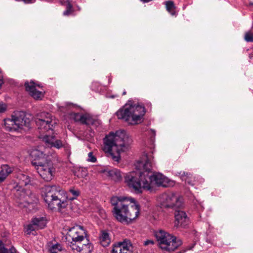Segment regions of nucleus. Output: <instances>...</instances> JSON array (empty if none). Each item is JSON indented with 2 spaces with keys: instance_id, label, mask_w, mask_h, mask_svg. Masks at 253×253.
Here are the masks:
<instances>
[{
  "instance_id": "obj_26",
  "label": "nucleus",
  "mask_w": 253,
  "mask_h": 253,
  "mask_svg": "<svg viewBox=\"0 0 253 253\" xmlns=\"http://www.w3.org/2000/svg\"><path fill=\"white\" fill-rule=\"evenodd\" d=\"M165 5L167 10L171 15H174L176 13L175 11V6L174 3L172 1H167L165 2Z\"/></svg>"
},
{
  "instance_id": "obj_10",
  "label": "nucleus",
  "mask_w": 253,
  "mask_h": 253,
  "mask_svg": "<svg viewBox=\"0 0 253 253\" xmlns=\"http://www.w3.org/2000/svg\"><path fill=\"white\" fill-rule=\"evenodd\" d=\"M155 235L160 247L166 251H173L182 244L180 240L163 230L156 231Z\"/></svg>"
},
{
  "instance_id": "obj_19",
  "label": "nucleus",
  "mask_w": 253,
  "mask_h": 253,
  "mask_svg": "<svg viewBox=\"0 0 253 253\" xmlns=\"http://www.w3.org/2000/svg\"><path fill=\"white\" fill-rule=\"evenodd\" d=\"M30 156L35 162H42V160L46 159V154L41 150L35 148L32 149L30 152Z\"/></svg>"
},
{
  "instance_id": "obj_33",
  "label": "nucleus",
  "mask_w": 253,
  "mask_h": 253,
  "mask_svg": "<svg viewBox=\"0 0 253 253\" xmlns=\"http://www.w3.org/2000/svg\"><path fill=\"white\" fill-rule=\"evenodd\" d=\"M96 158L95 157V156L93 154L92 152H89L88 154V158L87 159V161L91 163H95L96 161Z\"/></svg>"
},
{
  "instance_id": "obj_24",
  "label": "nucleus",
  "mask_w": 253,
  "mask_h": 253,
  "mask_svg": "<svg viewBox=\"0 0 253 253\" xmlns=\"http://www.w3.org/2000/svg\"><path fill=\"white\" fill-rule=\"evenodd\" d=\"M110 239L109 234L106 232H102L100 236V242L103 247H106L110 243Z\"/></svg>"
},
{
  "instance_id": "obj_32",
  "label": "nucleus",
  "mask_w": 253,
  "mask_h": 253,
  "mask_svg": "<svg viewBox=\"0 0 253 253\" xmlns=\"http://www.w3.org/2000/svg\"><path fill=\"white\" fill-rule=\"evenodd\" d=\"M72 5L69 2H68L67 6V9L63 12V15L65 16H68L71 14L72 10Z\"/></svg>"
},
{
  "instance_id": "obj_16",
  "label": "nucleus",
  "mask_w": 253,
  "mask_h": 253,
  "mask_svg": "<svg viewBox=\"0 0 253 253\" xmlns=\"http://www.w3.org/2000/svg\"><path fill=\"white\" fill-rule=\"evenodd\" d=\"M132 247L129 241H124L114 245L112 253H132Z\"/></svg>"
},
{
  "instance_id": "obj_40",
  "label": "nucleus",
  "mask_w": 253,
  "mask_h": 253,
  "mask_svg": "<svg viewBox=\"0 0 253 253\" xmlns=\"http://www.w3.org/2000/svg\"><path fill=\"white\" fill-rule=\"evenodd\" d=\"M112 98H114L115 97V96H112Z\"/></svg>"
},
{
  "instance_id": "obj_11",
  "label": "nucleus",
  "mask_w": 253,
  "mask_h": 253,
  "mask_svg": "<svg viewBox=\"0 0 253 253\" xmlns=\"http://www.w3.org/2000/svg\"><path fill=\"white\" fill-rule=\"evenodd\" d=\"M32 164L35 167L41 177L45 181H50L54 177L56 169L52 163L33 161Z\"/></svg>"
},
{
  "instance_id": "obj_28",
  "label": "nucleus",
  "mask_w": 253,
  "mask_h": 253,
  "mask_svg": "<svg viewBox=\"0 0 253 253\" xmlns=\"http://www.w3.org/2000/svg\"><path fill=\"white\" fill-rule=\"evenodd\" d=\"M0 253H16L15 249L13 247H11L7 249L3 247L2 241H0Z\"/></svg>"
},
{
  "instance_id": "obj_14",
  "label": "nucleus",
  "mask_w": 253,
  "mask_h": 253,
  "mask_svg": "<svg viewBox=\"0 0 253 253\" xmlns=\"http://www.w3.org/2000/svg\"><path fill=\"white\" fill-rule=\"evenodd\" d=\"M60 111L69 113L70 117L76 122H81L83 124H87V118L86 116L79 113H76L72 111L73 109L76 107V106L71 103L66 102L62 105H57Z\"/></svg>"
},
{
  "instance_id": "obj_17",
  "label": "nucleus",
  "mask_w": 253,
  "mask_h": 253,
  "mask_svg": "<svg viewBox=\"0 0 253 253\" xmlns=\"http://www.w3.org/2000/svg\"><path fill=\"white\" fill-rule=\"evenodd\" d=\"M42 141L45 143V146L47 147H54L60 149L64 146L63 142L59 139H57L54 135H48L45 134L42 137Z\"/></svg>"
},
{
  "instance_id": "obj_9",
  "label": "nucleus",
  "mask_w": 253,
  "mask_h": 253,
  "mask_svg": "<svg viewBox=\"0 0 253 253\" xmlns=\"http://www.w3.org/2000/svg\"><path fill=\"white\" fill-rule=\"evenodd\" d=\"M30 119L26 117L25 112H17L11 119L4 120L3 127L7 131H15L18 129L29 128Z\"/></svg>"
},
{
  "instance_id": "obj_23",
  "label": "nucleus",
  "mask_w": 253,
  "mask_h": 253,
  "mask_svg": "<svg viewBox=\"0 0 253 253\" xmlns=\"http://www.w3.org/2000/svg\"><path fill=\"white\" fill-rule=\"evenodd\" d=\"M32 222L38 229L43 228L46 224V219L43 217H35L32 219Z\"/></svg>"
},
{
  "instance_id": "obj_29",
  "label": "nucleus",
  "mask_w": 253,
  "mask_h": 253,
  "mask_svg": "<svg viewBox=\"0 0 253 253\" xmlns=\"http://www.w3.org/2000/svg\"><path fill=\"white\" fill-rule=\"evenodd\" d=\"M245 40L247 42H253V31L252 29L245 34Z\"/></svg>"
},
{
  "instance_id": "obj_8",
  "label": "nucleus",
  "mask_w": 253,
  "mask_h": 253,
  "mask_svg": "<svg viewBox=\"0 0 253 253\" xmlns=\"http://www.w3.org/2000/svg\"><path fill=\"white\" fill-rule=\"evenodd\" d=\"M140 160L135 164V170L126 173L125 176V182L130 189L137 193H141L143 190L147 191V180L145 169L137 168V165Z\"/></svg>"
},
{
  "instance_id": "obj_22",
  "label": "nucleus",
  "mask_w": 253,
  "mask_h": 253,
  "mask_svg": "<svg viewBox=\"0 0 253 253\" xmlns=\"http://www.w3.org/2000/svg\"><path fill=\"white\" fill-rule=\"evenodd\" d=\"M12 171V169L7 165H3L0 170V183L4 181L7 175Z\"/></svg>"
},
{
  "instance_id": "obj_2",
  "label": "nucleus",
  "mask_w": 253,
  "mask_h": 253,
  "mask_svg": "<svg viewBox=\"0 0 253 253\" xmlns=\"http://www.w3.org/2000/svg\"><path fill=\"white\" fill-rule=\"evenodd\" d=\"M128 143L129 138L125 131L110 132L103 139V150L108 157L118 163L121 152L125 150Z\"/></svg>"
},
{
  "instance_id": "obj_15",
  "label": "nucleus",
  "mask_w": 253,
  "mask_h": 253,
  "mask_svg": "<svg viewBox=\"0 0 253 253\" xmlns=\"http://www.w3.org/2000/svg\"><path fill=\"white\" fill-rule=\"evenodd\" d=\"M26 90L29 94L36 100H42L44 96V92L40 85L33 81L25 83Z\"/></svg>"
},
{
  "instance_id": "obj_27",
  "label": "nucleus",
  "mask_w": 253,
  "mask_h": 253,
  "mask_svg": "<svg viewBox=\"0 0 253 253\" xmlns=\"http://www.w3.org/2000/svg\"><path fill=\"white\" fill-rule=\"evenodd\" d=\"M75 175L78 177H84L87 175V169L83 168H79L74 171Z\"/></svg>"
},
{
  "instance_id": "obj_38",
  "label": "nucleus",
  "mask_w": 253,
  "mask_h": 253,
  "mask_svg": "<svg viewBox=\"0 0 253 253\" xmlns=\"http://www.w3.org/2000/svg\"><path fill=\"white\" fill-rule=\"evenodd\" d=\"M126 94V91H124L123 92V95H125Z\"/></svg>"
},
{
  "instance_id": "obj_3",
  "label": "nucleus",
  "mask_w": 253,
  "mask_h": 253,
  "mask_svg": "<svg viewBox=\"0 0 253 253\" xmlns=\"http://www.w3.org/2000/svg\"><path fill=\"white\" fill-rule=\"evenodd\" d=\"M151 154H145L137 165V168L145 169L147 180V191L153 192L156 186L168 187L173 184V182L160 173H153L151 171L154 162V157Z\"/></svg>"
},
{
  "instance_id": "obj_31",
  "label": "nucleus",
  "mask_w": 253,
  "mask_h": 253,
  "mask_svg": "<svg viewBox=\"0 0 253 253\" xmlns=\"http://www.w3.org/2000/svg\"><path fill=\"white\" fill-rule=\"evenodd\" d=\"M70 193L72 195L73 197H72L70 200H73L76 198L78 196H79L80 194V192L79 190L75 189L74 188H71L69 190Z\"/></svg>"
},
{
  "instance_id": "obj_30",
  "label": "nucleus",
  "mask_w": 253,
  "mask_h": 253,
  "mask_svg": "<svg viewBox=\"0 0 253 253\" xmlns=\"http://www.w3.org/2000/svg\"><path fill=\"white\" fill-rule=\"evenodd\" d=\"M38 229L36 225L32 222V223L28 224L26 228V232L28 234H30L31 232L35 230Z\"/></svg>"
},
{
  "instance_id": "obj_13",
  "label": "nucleus",
  "mask_w": 253,
  "mask_h": 253,
  "mask_svg": "<svg viewBox=\"0 0 253 253\" xmlns=\"http://www.w3.org/2000/svg\"><path fill=\"white\" fill-rule=\"evenodd\" d=\"M158 203L163 207L179 208L182 206L183 198L172 193H163L157 198Z\"/></svg>"
},
{
  "instance_id": "obj_6",
  "label": "nucleus",
  "mask_w": 253,
  "mask_h": 253,
  "mask_svg": "<svg viewBox=\"0 0 253 253\" xmlns=\"http://www.w3.org/2000/svg\"><path fill=\"white\" fill-rule=\"evenodd\" d=\"M43 198L48 208L52 211L58 210L60 212L66 208V192L58 185H48L44 188Z\"/></svg>"
},
{
  "instance_id": "obj_4",
  "label": "nucleus",
  "mask_w": 253,
  "mask_h": 253,
  "mask_svg": "<svg viewBox=\"0 0 253 253\" xmlns=\"http://www.w3.org/2000/svg\"><path fill=\"white\" fill-rule=\"evenodd\" d=\"M19 184L13 188L15 199L17 206L21 208H27L29 211L34 209L39 202L37 195L30 190H26L22 185H27L30 182V179L27 175L19 173L17 175Z\"/></svg>"
},
{
  "instance_id": "obj_5",
  "label": "nucleus",
  "mask_w": 253,
  "mask_h": 253,
  "mask_svg": "<svg viewBox=\"0 0 253 253\" xmlns=\"http://www.w3.org/2000/svg\"><path fill=\"white\" fill-rule=\"evenodd\" d=\"M67 236L72 240L69 246L74 253H90L93 246L87 238L84 228L80 225L69 229Z\"/></svg>"
},
{
  "instance_id": "obj_36",
  "label": "nucleus",
  "mask_w": 253,
  "mask_h": 253,
  "mask_svg": "<svg viewBox=\"0 0 253 253\" xmlns=\"http://www.w3.org/2000/svg\"><path fill=\"white\" fill-rule=\"evenodd\" d=\"M193 248V246L190 247L187 250H191Z\"/></svg>"
},
{
  "instance_id": "obj_39",
  "label": "nucleus",
  "mask_w": 253,
  "mask_h": 253,
  "mask_svg": "<svg viewBox=\"0 0 253 253\" xmlns=\"http://www.w3.org/2000/svg\"><path fill=\"white\" fill-rule=\"evenodd\" d=\"M152 131L154 133V135L155 134V132H154V130H152Z\"/></svg>"
},
{
  "instance_id": "obj_7",
  "label": "nucleus",
  "mask_w": 253,
  "mask_h": 253,
  "mask_svg": "<svg viewBox=\"0 0 253 253\" xmlns=\"http://www.w3.org/2000/svg\"><path fill=\"white\" fill-rule=\"evenodd\" d=\"M145 114L144 107L139 103H135L132 101H128L124 106L116 112L119 119L124 120L130 125L141 123L143 120Z\"/></svg>"
},
{
  "instance_id": "obj_34",
  "label": "nucleus",
  "mask_w": 253,
  "mask_h": 253,
  "mask_svg": "<svg viewBox=\"0 0 253 253\" xmlns=\"http://www.w3.org/2000/svg\"><path fill=\"white\" fill-rule=\"evenodd\" d=\"M154 243V241L152 240H147L144 242L145 246H148L149 245H153Z\"/></svg>"
},
{
  "instance_id": "obj_12",
  "label": "nucleus",
  "mask_w": 253,
  "mask_h": 253,
  "mask_svg": "<svg viewBox=\"0 0 253 253\" xmlns=\"http://www.w3.org/2000/svg\"><path fill=\"white\" fill-rule=\"evenodd\" d=\"M35 122L38 128L42 132L52 130L53 127L57 123V120L51 114L44 112L37 114Z\"/></svg>"
},
{
  "instance_id": "obj_21",
  "label": "nucleus",
  "mask_w": 253,
  "mask_h": 253,
  "mask_svg": "<svg viewBox=\"0 0 253 253\" xmlns=\"http://www.w3.org/2000/svg\"><path fill=\"white\" fill-rule=\"evenodd\" d=\"M104 173L111 179L115 181L120 180L122 177L120 171L116 169L105 170Z\"/></svg>"
},
{
  "instance_id": "obj_25",
  "label": "nucleus",
  "mask_w": 253,
  "mask_h": 253,
  "mask_svg": "<svg viewBox=\"0 0 253 253\" xmlns=\"http://www.w3.org/2000/svg\"><path fill=\"white\" fill-rule=\"evenodd\" d=\"M179 174L180 175V178L182 180L185 181L189 185H194L193 181L192 180V177L190 173L183 171L179 173Z\"/></svg>"
},
{
  "instance_id": "obj_37",
  "label": "nucleus",
  "mask_w": 253,
  "mask_h": 253,
  "mask_svg": "<svg viewBox=\"0 0 253 253\" xmlns=\"http://www.w3.org/2000/svg\"><path fill=\"white\" fill-rule=\"evenodd\" d=\"M100 212H101V213H104V210H100Z\"/></svg>"
},
{
  "instance_id": "obj_35",
  "label": "nucleus",
  "mask_w": 253,
  "mask_h": 253,
  "mask_svg": "<svg viewBox=\"0 0 253 253\" xmlns=\"http://www.w3.org/2000/svg\"><path fill=\"white\" fill-rule=\"evenodd\" d=\"M23 1H24L25 3H33L36 0H22Z\"/></svg>"
},
{
  "instance_id": "obj_1",
  "label": "nucleus",
  "mask_w": 253,
  "mask_h": 253,
  "mask_svg": "<svg viewBox=\"0 0 253 253\" xmlns=\"http://www.w3.org/2000/svg\"><path fill=\"white\" fill-rule=\"evenodd\" d=\"M114 206L113 213L116 219L123 223H129L139 214V207L132 198L114 196L111 199Z\"/></svg>"
},
{
  "instance_id": "obj_20",
  "label": "nucleus",
  "mask_w": 253,
  "mask_h": 253,
  "mask_svg": "<svg viewBox=\"0 0 253 253\" xmlns=\"http://www.w3.org/2000/svg\"><path fill=\"white\" fill-rule=\"evenodd\" d=\"M47 249L49 253H63L64 249L59 243L49 242L47 244Z\"/></svg>"
},
{
  "instance_id": "obj_18",
  "label": "nucleus",
  "mask_w": 253,
  "mask_h": 253,
  "mask_svg": "<svg viewBox=\"0 0 253 253\" xmlns=\"http://www.w3.org/2000/svg\"><path fill=\"white\" fill-rule=\"evenodd\" d=\"M175 223L174 226L179 227H185L188 222L186 213L181 211H176L174 213Z\"/></svg>"
}]
</instances>
